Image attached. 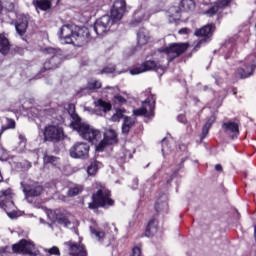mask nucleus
Masks as SVG:
<instances>
[{
    "label": "nucleus",
    "mask_w": 256,
    "mask_h": 256,
    "mask_svg": "<svg viewBox=\"0 0 256 256\" xmlns=\"http://www.w3.org/2000/svg\"><path fill=\"white\" fill-rule=\"evenodd\" d=\"M126 9L127 3H125V0H115L110 16L104 15L95 22L93 31L96 32V35H105L115 23L123 19Z\"/></svg>",
    "instance_id": "nucleus-1"
},
{
    "label": "nucleus",
    "mask_w": 256,
    "mask_h": 256,
    "mask_svg": "<svg viewBox=\"0 0 256 256\" xmlns=\"http://www.w3.org/2000/svg\"><path fill=\"white\" fill-rule=\"evenodd\" d=\"M59 36L66 45H83L89 41L90 33L87 27L65 24L60 28Z\"/></svg>",
    "instance_id": "nucleus-2"
},
{
    "label": "nucleus",
    "mask_w": 256,
    "mask_h": 256,
    "mask_svg": "<svg viewBox=\"0 0 256 256\" xmlns=\"http://www.w3.org/2000/svg\"><path fill=\"white\" fill-rule=\"evenodd\" d=\"M69 114L74 120L72 122L73 130L77 131L82 139L92 143V145H97V143L101 141V131L99 129H95L93 126L87 123L81 122V118H79V115L75 113V106H70Z\"/></svg>",
    "instance_id": "nucleus-3"
},
{
    "label": "nucleus",
    "mask_w": 256,
    "mask_h": 256,
    "mask_svg": "<svg viewBox=\"0 0 256 256\" xmlns=\"http://www.w3.org/2000/svg\"><path fill=\"white\" fill-rule=\"evenodd\" d=\"M96 189V193L92 195V202L88 204L90 209H99V207L109 209L115 205V200L111 199V190L101 183L96 184Z\"/></svg>",
    "instance_id": "nucleus-4"
},
{
    "label": "nucleus",
    "mask_w": 256,
    "mask_h": 256,
    "mask_svg": "<svg viewBox=\"0 0 256 256\" xmlns=\"http://www.w3.org/2000/svg\"><path fill=\"white\" fill-rule=\"evenodd\" d=\"M65 138V132L59 125H48L44 129V141H50L51 143H59Z\"/></svg>",
    "instance_id": "nucleus-5"
},
{
    "label": "nucleus",
    "mask_w": 256,
    "mask_h": 256,
    "mask_svg": "<svg viewBox=\"0 0 256 256\" xmlns=\"http://www.w3.org/2000/svg\"><path fill=\"white\" fill-rule=\"evenodd\" d=\"M189 49V43H172L164 49V53L167 55L169 63L177 57H180Z\"/></svg>",
    "instance_id": "nucleus-6"
},
{
    "label": "nucleus",
    "mask_w": 256,
    "mask_h": 256,
    "mask_svg": "<svg viewBox=\"0 0 256 256\" xmlns=\"http://www.w3.org/2000/svg\"><path fill=\"white\" fill-rule=\"evenodd\" d=\"M157 98L155 95H151L145 101L142 102V107L133 110V115L136 117H151L153 115V111L155 110V101Z\"/></svg>",
    "instance_id": "nucleus-7"
},
{
    "label": "nucleus",
    "mask_w": 256,
    "mask_h": 256,
    "mask_svg": "<svg viewBox=\"0 0 256 256\" xmlns=\"http://www.w3.org/2000/svg\"><path fill=\"white\" fill-rule=\"evenodd\" d=\"M13 253H20L22 255L37 256L38 253L35 250V244L25 239L19 241V243L12 246Z\"/></svg>",
    "instance_id": "nucleus-8"
},
{
    "label": "nucleus",
    "mask_w": 256,
    "mask_h": 256,
    "mask_svg": "<svg viewBox=\"0 0 256 256\" xmlns=\"http://www.w3.org/2000/svg\"><path fill=\"white\" fill-rule=\"evenodd\" d=\"M89 149V144L85 142L75 143L70 148V157L73 159H87V157H89Z\"/></svg>",
    "instance_id": "nucleus-9"
},
{
    "label": "nucleus",
    "mask_w": 256,
    "mask_h": 256,
    "mask_svg": "<svg viewBox=\"0 0 256 256\" xmlns=\"http://www.w3.org/2000/svg\"><path fill=\"white\" fill-rule=\"evenodd\" d=\"M117 132L113 129H108L104 132V138L96 145V151L102 153L107 145H115L117 143Z\"/></svg>",
    "instance_id": "nucleus-10"
},
{
    "label": "nucleus",
    "mask_w": 256,
    "mask_h": 256,
    "mask_svg": "<svg viewBox=\"0 0 256 256\" xmlns=\"http://www.w3.org/2000/svg\"><path fill=\"white\" fill-rule=\"evenodd\" d=\"M147 71H155L159 77L163 76V73L167 71V66H162V65H141L137 66L134 69L129 70L130 75H139L141 73H145Z\"/></svg>",
    "instance_id": "nucleus-11"
},
{
    "label": "nucleus",
    "mask_w": 256,
    "mask_h": 256,
    "mask_svg": "<svg viewBox=\"0 0 256 256\" xmlns=\"http://www.w3.org/2000/svg\"><path fill=\"white\" fill-rule=\"evenodd\" d=\"M21 185L27 201H29L30 197H39V195L43 193V186L39 185L37 182H31L29 184L22 182Z\"/></svg>",
    "instance_id": "nucleus-12"
},
{
    "label": "nucleus",
    "mask_w": 256,
    "mask_h": 256,
    "mask_svg": "<svg viewBox=\"0 0 256 256\" xmlns=\"http://www.w3.org/2000/svg\"><path fill=\"white\" fill-rule=\"evenodd\" d=\"M0 207L7 212V215H11L9 210L15 207L13 196L11 195V189L3 190L0 192Z\"/></svg>",
    "instance_id": "nucleus-13"
},
{
    "label": "nucleus",
    "mask_w": 256,
    "mask_h": 256,
    "mask_svg": "<svg viewBox=\"0 0 256 256\" xmlns=\"http://www.w3.org/2000/svg\"><path fill=\"white\" fill-rule=\"evenodd\" d=\"M64 245L71 256H87V250H85L83 245H79L72 241L65 242Z\"/></svg>",
    "instance_id": "nucleus-14"
},
{
    "label": "nucleus",
    "mask_w": 256,
    "mask_h": 256,
    "mask_svg": "<svg viewBox=\"0 0 256 256\" xmlns=\"http://www.w3.org/2000/svg\"><path fill=\"white\" fill-rule=\"evenodd\" d=\"M28 27H29V17L25 15H20L15 24V29L18 35L23 36L25 33H27Z\"/></svg>",
    "instance_id": "nucleus-15"
},
{
    "label": "nucleus",
    "mask_w": 256,
    "mask_h": 256,
    "mask_svg": "<svg viewBox=\"0 0 256 256\" xmlns=\"http://www.w3.org/2000/svg\"><path fill=\"white\" fill-rule=\"evenodd\" d=\"M222 129L224 133H227L228 135L232 133L230 136L231 139H237L239 137V124L235 122H225L222 124Z\"/></svg>",
    "instance_id": "nucleus-16"
},
{
    "label": "nucleus",
    "mask_w": 256,
    "mask_h": 256,
    "mask_svg": "<svg viewBox=\"0 0 256 256\" xmlns=\"http://www.w3.org/2000/svg\"><path fill=\"white\" fill-rule=\"evenodd\" d=\"M256 69V65H244L236 71V77L238 79H247L251 77Z\"/></svg>",
    "instance_id": "nucleus-17"
},
{
    "label": "nucleus",
    "mask_w": 256,
    "mask_h": 256,
    "mask_svg": "<svg viewBox=\"0 0 256 256\" xmlns=\"http://www.w3.org/2000/svg\"><path fill=\"white\" fill-rule=\"evenodd\" d=\"M231 3V0H220L215 3L209 10L204 12V15H207V17H213V15H216V13L219 11V9L223 7H227Z\"/></svg>",
    "instance_id": "nucleus-18"
},
{
    "label": "nucleus",
    "mask_w": 256,
    "mask_h": 256,
    "mask_svg": "<svg viewBox=\"0 0 256 256\" xmlns=\"http://www.w3.org/2000/svg\"><path fill=\"white\" fill-rule=\"evenodd\" d=\"M156 213H169V204L167 203V195H162L155 203Z\"/></svg>",
    "instance_id": "nucleus-19"
},
{
    "label": "nucleus",
    "mask_w": 256,
    "mask_h": 256,
    "mask_svg": "<svg viewBox=\"0 0 256 256\" xmlns=\"http://www.w3.org/2000/svg\"><path fill=\"white\" fill-rule=\"evenodd\" d=\"M214 30L215 24H208L202 27L201 29L196 30L195 35L197 37H204V39H207V41H209V35H211V33H213Z\"/></svg>",
    "instance_id": "nucleus-20"
},
{
    "label": "nucleus",
    "mask_w": 256,
    "mask_h": 256,
    "mask_svg": "<svg viewBox=\"0 0 256 256\" xmlns=\"http://www.w3.org/2000/svg\"><path fill=\"white\" fill-rule=\"evenodd\" d=\"M151 39V34L147 31L145 28H141L137 33V40L138 45L140 47H143V45H147L149 43V40Z\"/></svg>",
    "instance_id": "nucleus-21"
},
{
    "label": "nucleus",
    "mask_w": 256,
    "mask_h": 256,
    "mask_svg": "<svg viewBox=\"0 0 256 256\" xmlns=\"http://www.w3.org/2000/svg\"><path fill=\"white\" fill-rule=\"evenodd\" d=\"M32 5L40 11H49L53 6V0H33Z\"/></svg>",
    "instance_id": "nucleus-22"
},
{
    "label": "nucleus",
    "mask_w": 256,
    "mask_h": 256,
    "mask_svg": "<svg viewBox=\"0 0 256 256\" xmlns=\"http://www.w3.org/2000/svg\"><path fill=\"white\" fill-rule=\"evenodd\" d=\"M167 14L170 23H175V21H179V19H181V9L179 6L170 7Z\"/></svg>",
    "instance_id": "nucleus-23"
},
{
    "label": "nucleus",
    "mask_w": 256,
    "mask_h": 256,
    "mask_svg": "<svg viewBox=\"0 0 256 256\" xmlns=\"http://www.w3.org/2000/svg\"><path fill=\"white\" fill-rule=\"evenodd\" d=\"M135 127V118L125 116L122 124V134L129 135V131Z\"/></svg>",
    "instance_id": "nucleus-24"
},
{
    "label": "nucleus",
    "mask_w": 256,
    "mask_h": 256,
    "mask_svg": "<svg viewBox=\"0 0 256 256\" xmlns=\"http://www.w3.org/2000/svg\"><path fill=\"white\" fill-rule=\"evenodd\" d=\"M215 121H217V117L215 115H212L209 118H207V121L202 128L201 139H205V137L209 135V129L213 127V123H215Z\"/></svg>",
    "instance_id": "nucleus-25"
},
{
    "label": "nucleus",
    "mask_w": 256,
    "mask_h": 256,
    "mask_svg": "<svg viewBox=\"0 0 256 256\" xmlns=\"http://www.w3.org/2000/svg\"><path fill=\"white\" fill-rule=\"evenodd\" d=\"M157 231H158L157 220H155V219L150 220L146 227V231H145L146 237H153V235H155V233H157Z\"/></svg>",
    "instance_id": "nucleus-26"
},
{
    "label": "nucleus",
    "mask_w": 256,
    "mask_h": 256,
    "mask_svg": "<svg viewBox=\"0 0 256 256\" xmlns=\"http://www.w3.org/2000/svg\"><path fill=\"white\" fill-rule=\"evenodd\" d=\"M94 105L97 109H100V111H103V113H108L112 109L111 103L104 101L103 99H98L94 102Z\"/></svg>",
    "instance_id": "nucleus-27"
},
{
    "label": "nucleus",
    "mask_w": 256,
    "mask_h": 256,
    "mask_svg": "<svg viewBox=\"0 0 256 256\" xmlns=\"http://www.w3.org/2000/svg\"><path fill=\"white\" fill-rule=\"evenodd\" d=\"M11 49V46L9 45V40L0 34V53L2 55H7Z\"/></svg>",
    "instance_id": "nucleus-28"
},
{
    "label": "nucleus",
    "mask_w": 256,
    "mask_h": 256,
    "mask_svg": "<svg viewBox=\"0 0 256 256\" xmlns=\"http://www.w3.org/2000/svg\"><path fill=\"white\" fill-rule=\"evenodd\" d=\"M182 11H193L195 9V1L193 0H182L180 3Z\"/></svg>",
    "instance_id": "nucleus-29"
},
{
    "label": "nucleus",
    "mask_w": 256,
    "mask_h": 256,
    "mask_svg": "<svg viewBox=\"0 0 256 256\" xmlns=\"http://www.w3.org/2000/svg\"><path fill=\"white\" fill-rule=\"evenodd\" d=\"M100 165H101L100 162H97V161L91 162L87 168L88 175H96L97 172L99 171Z\"/></svg>",
    "instance_id": "nucleus-30"
},
{
    "label": "nucleus",
    "mask_w": 256,
    "mask_h": 256,
    "mask_svg": "<svg viewBox=\"0 0 256 256\" xmlns=\"http://www.w3.org/2000/svg\"><path fill=\"white\" fill-rule=\"evenodd\" d=\"M82 191H83V186L75 185L69 188L67 195L68 197H77V195H79V193H81Z\"/></svg>",
    "instance_id": "nucleus-31"
},
{
    "label": "nucleus",
    "mask_w": 256,
    "mask_h": 256,
    "mask_svg": "<svg viewBox=\"0 0 256 256\" xmlns=\"http://www.w3.org/2000/svg\"><path fill=\"white\" fill-rule=\"evenodd\" d=\"M143 19H147V17L145 16V10H143V9L138 10L134 14L133 24L141 23V21H143Z\"/></svg>",
    "instance_id": "nucleus-32"
},
{
    "label": "nucleus",
    "mask_w": 256,
    "mask_h": 256,
    "mask_svg": "<svg viewBox=\"0 0 256 256\" xmlns=\"http://www.w3.org/2000/svg\"><path fill=\"white\" fill-rule=\"evenodd\" d=\"M85 89H89L90 91L101 89V82L99 80L88 82L87 87L83 88L82 91H85Z\"/></svg>",
    "instance_id": "nucleus-33"
},
{
    "label": "nucleus",
    "mask_w": 256,
    "mask_h": 256,
    "mask_svg": "<svg viewBox=\"0 0 256 256\" xmlns=\"http://www.w3.org/2000/svg\"><path fill=\"white\" fill-rule=\"evenodd\" d=\"M113 103H114V105H118V107H121V105H125V103H127V99H125V97L121 96L118 93V94L114 95Z\"/></svg>",
    "instance_id": "nucleus-34"
},
{
    "label": "nucleus",
    "mask_w": 256,
    "mask_h": 256,
    "mask_svg": "<svg viewBox=\"0 0 256 256\" xmlns=\"http://www.w3.org/2000/svg\"><path fill=\"white\" fill-rule=\"evenodd\" d=\"M57 157L45 154L43 161L45 165H57Z\"/></svg>",
    "instance_id": "nucleus-35"
},
{
    "label": "nucleus",
    "mask_w": 256,
    "mask_h": 256,
    "mask_svg": "<svg viewBox=\"0 0 256 256\" xmlns=\"http://www.w3.org/2000/svg\"><path fill=\"white\" fill-rule=\"evenodd\" d=\"M123 113L124 112L121 109L116 110V113L111 117V121L118 123V121H121V119H125V115Z\"/></svg>",
    "instance_id": "nucleus-36"
},
{
    "label": "nucleus",
    "mask_w": 256,
    "mask_h": 256,
    "mask_svg": "<svg viewBox=\"0 0 256 256\" xmlns=\"http://www.w3.org/2000/svg\"><path fill=\"white\" fill-rule=\"evenodd\" d=\"M56 223H59V225H63L64 227L71 226V221H69L65 216H57Z\"/></svg>",
    "instance_id": "nucleus-37"
},
{
    "label": "nucleus",
    "mask_w": 256,
    "mask_h": 256,
    "mask_svg": "<svg viewBox=\"0 0 256 256\" xmlns=\"http://www.w3.org/2000/svg\"><path fill=\"white\" fill-rule=\"evenodd\" d=\"M44 253H47L48 255L61 256V251L57 246H53L52 248H45Z\"/></svg>",
    "instance_id": "nucleus-38"
},
{
    "label": "nucleus",
    "mask_w": 256,
    "mask_h": 256,
    "mask_svg": "<svg viewBox=\"0 0 256 256\" xmlns=\"http://www.w3.org/2000/svg\"><path fill=\"white\" fill-rule=\"evenodd\" d=\"M171 147H169V143L167 142V138L162 139V154L165 157L169 154Z\"/></svg>",
    "instance_id": "nucleus-39"
},
{
    "label": "nucleus",
    "mask_w": 256,
    "mask_h": 256,
    "mask_svg": "<svg viewBox=\"0 0 256 256\" xmlns=\"http://www.w3.org/2000/svg\"><path fill=\"white\" fill-rule=\"evenodd\" d=\"M104 92L115 96L119 93V87H117V86H114V87L107 86L106 88H104Z\"/></svg>",
    "instance_id": "nucleus-40"
},
{
    "label": "nucleus",
    "mask_w": 256,
    "mask_h": 256,
    "mask_svg": "<svg viewBox=\"0 0 256 256\" xmlns=\"http://www.w3.org/2000/svg\"><path fill=\"white\" fill-rule=\"evenodd\" d=\"M90 229H91V233L93 235H95L96 239H98L99 241H101V239H103V237H105V232L97 231V230L93 229V227H91Z\"/></svg>",
    "instance_id": "nucleus-41"
},
{
    "label": "nucleus",
    "mask_w": 256,
    "mask_h": 256,
    "mask_svg": "<svg viewBox=\"0 0 256 256\" xmlns=\"http://www.w3.org/2000/svg\"><path fill=\"white\" fill-rule=\"evenodd\" d=\"M44 53L46 55H52V59H57V56H55L57 55V50L55 48H46Z\"/></svg>",
    "instance_id": "nucleus-42"
},
{
    "label": "nucleus",
    "mask_w": 256,
    "mask_h": 256,
    "mask_svg": "<svg viewBox=\"0 0 256 256\" xmlns=\"http://www.w3.org/2000/svg\"><path fill=\"white\" fill-rule=\"evenodd\" d=\"M203 43H207V38H203V39L195 42L194 43V51H199V49L201 48V45H203Z\"/></svg>",
    "instance_id": "nucleus-43"
},
{
    "label": "nucleus",
    "mask_w": 256,
    "mask_h": 256,
    "mask_svg": "<svg viewBox=\"0 0 256 256\" xmlns=\"http://www.w3.org/2000/svg\"><path fill=\"white\" fill-rule=\"evenodd\" d=\"M117 71L115 70V66H106L103 70L102 73H116ZM119 73L121 72H117V74L119 75Z\"/></svg>",
    "instance_id": "nucleus-44"
},
{
    "label": "nucleus",
    "mask_w": 256,
    "mask_h": 256,
    "mask_svg": "<svg viewBox=\"0 0 256 256\" xmlns=\"http://www.w3.org/2000/svg\"><path fill=\"white\" fill-rule=\"evenodd\" d=\"M19 145L20 149H25L27 145V139L22 134L19 135Z\"/></svg>",
    "instance_id": "nucleus-45"
},
{
    "label": "nucleus",
    "mask_w": 256,
    "mask_h": 256,
    "mask_svg": "<svg viewBox=\"0 0 256 256\" xmlns=\"http://www.w3.org/2000/svg\"><path fill=\"white\" fill-rule=\"evenodd\" d=\"M183 163H185V159H181V163L179 164V167L177 168L176 171H174V173L172 174V177L170 180L167 181V183H171V181H173V177H177V173L179 172V169H181L183 167Z\"/></svg>",
    "instance_id": "nucleus-46"
},
{
    "label": "nucleus",
    "mask_w": 256,
    "mask_h": 256,
    "mask_svg": "<svg viewBox=\"0 0 256 256\" xmlns=\"http://www.w3.org/2000/svg\"><path fill=\"white\" fill-rule=\"evenodd\" d=\"M131 256H141V246H135L132 249V255Z\"/></svg>",
    "instance_id": "nucleus-47"
},
{
    "label": "nucleus",
    "mask_w": 256,
    "mask_h": 256,
    "mask_svg": "<svg viewBox=\"0 0 256 256\" xmlns=\"http://www.w3.org/2000/svg\"><path fill=\"white\" fill-rule=\"evenodd\" d=\"M177 120L179 121V123L187 125V117L185 116V114L178 115Z\"/></svg>",
    "instance_id": "nucleus-48"
},
{
    "label": "nucleus",
    "mask_w": 256,
    "mask_h": 256,
    "mask_svg": "<svg viewBox=\"0 0 256 256\" xmlns=\"http://www.w3.org/2000/svg\"><path fill=\"white\" fill-rule=\"evenodd\" d=\"M7 123V129H15V122L13 119H8Z\"/></svg>",
    "instance_id": "nucleus-49"
},
{
    "label": "nucleus",
    "mask_w": 256,
    "mask_h": 256,
    "mask_svg": "<svg viewBox=\"0 0 256 256\" xmlns=\"http://www.w3.org/2000/svg\"><path fill=\"white\" fill-rule=\"evenodd\" d=\"M180 35H187L189 33V30L187 28H182L179 30Z\"/></svg>",
    "instance_id": "nucleus-50"
},
{
    "label": "nucleus",
    "mask_w": 256,
    "mask_h": 256,
    "mask_svg": "<svg viewBox=\"0 0 256 256\" xmlns=\"http://www.w3.org/2000/svg\"><path fill=\"white\" fill-rule=\"evenodd\" d=\"M133 183L135 184L134 186H132V189H137L138 185H139V179L135 178L133 180Z\"/></svg>",
    "instance_id": "nucleus-51"
},
{
    "label": "nucleus",
    "mask_w": 256,
    "mask_h": 256,
    "mask_svg": "<svg viewBox=\"0 0 256 256\" xmlns=\"http://www.w3.org/2000/svg\"><path fill=\"white\" fill-rule=\"evenodd\" d=\"M215 170L221 172V171H223V166L221 164H216Z\"/></svg>",
    "instance_id": "nucleus-52"
},
{
    "label": "nucleus",
    "mask_w": 256,
    "mask_h": 256,
    "mask_svg": "<svg viewBox=\"0 0 256 256\" xmlns=\"http://www.w3.org/2000/svg\"><path fill=\"white\" fill-rule=\"evenodd\" d=\"M24 167H26V169H31V167H32L31 162L25 161V162H24Z\"/></svg>",
    "instance_id": "nucleus-53"
},
{
    "label": "nucleus",
    "mask_w": 256,
    "mask_h": 256,
    "mask_svg": "<svg viewBox=\"0 0 256 256\" xmlns=\"http://www.w3.org/2000/svg\"><path fill=\"white\" fill-rule=\"evenodd\" d=\"M0 183H3V175H1V172H0Z\"/></svg>",
    "instance_id": "nucleus-54"
},
{
    "label": "nucleus",
    "mask_w": 256,
    "mask_h": 256,
    "mask_svg": "<svg viewBox=\"0 0 256 256\" xmlns=\"http://www.w3.org/2000/svg\"><path fill=\"white\" fill-rule=\"evenodd\" d=\"M34 79H41V75L40 74H38L37 76H35V78Z\"/></svg>",
    "instance_id": "nucleus-55"
},
{
    "label": "nucleus",
    "mask_w": 256,
    "mask_h": 256,
    "mask_svg": "<svg viewBox=\"0 0 256 256\" xmlns=\"http://www.w3.org/2000/svg\"><path fill=\"white\" fill-rule=\"evenodd\" d=\"M1 11H3V5L0 2V13H1Z\"/></svg>",
    "instance_id": "nucleus-56"
},
{
    "label": "nucleus",
    "mask_w": 256,
    "mask_h": 256,
    "mask_svg": "<svg viewBox=\"0 0 256 256\" xmlns=\"http://www.w3.org/2000/svg\"><path fill=\"white\" fill-rule=\"evenodd\" d=\"M132 158H133V155H132V154H130V155H129V159H132Z\"/></svg>",
    "instance_id": "nucleus-57"
},
{
    "label": "nucleus",
    "mask_w": 256,
    "mask_h": 256,
    "mask_svg": "<svg viewBox=\"0 0 256 256\" xmlns=\"http://www.w3.org/2000/svg\"><path fill=\"white\" fill-rule=\"evenodd\" d=\"M49 227H51L53 229V224H49Z\"/></svg>",
    "instance_id": "nucleus-58"
},
{
    "label": "nucleus",
    "mask_w": 256,
    "mask_h": 256,
    "mask_svg": "<svg viewBox=\"0 0 256 256\" xmlns=\"http://www.w3.org/2000/svg\"><path fill=\"white\" fill-rule=\"evenodd\" d=\"M44 69H45V71L49 70V68H44Z\"/></svg>",
    "instance_id": "nucleus-59"
},
{
    "label": "nucleus",
    "mask_w": 256,
    "mask_h": 256,
    "mask_svg": "<svg viewBox=\"0 0 256 256\" xmlns=\"http://www.w3.org/2000/svg\"><path fill=\"white\" fill-rule=\"evenodd\" d=\"M60 0H57V3H59Z\"/></svg>",
    "instance_id": "nucleus-60"
}]
</instances>
